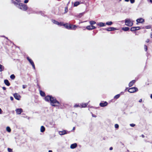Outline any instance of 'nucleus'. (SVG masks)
<instances>
[{
    "label": "nucleus",
    "instance_id": "7c9ffc66",
    "mask_svg": "<svg viewBox=\"0 0 152 152\" xmlns=\"http://www.w3.org/2000/svg\"><path fill=\"white\" fill-rule=\"evenodd\" d=\"M120 96V94H117V95H115L114 96V98L116 99H118V98H119Z\"/></svg>",
    "mask_w": 152,
    "mask_h": 152
},
{
    "label": "nucleus",
    "instance_id": "c756f323",
    "mask_svg": "<svg viewBox=\"0 0 152 152\" xmlns=\"http://www.w3.org/2000/svg\"><path fill=\"white\" fill-rule=\"evenodd\" d=\"M6 130L8 132H10L11 131V129L9 127L7 126L6 128Z\"/></svg>",
    "mask_w": 152,
    "mask_h": 152
},
{
    "label": "nucleus",
    "instance_id": "0eeeda50",
    "mask_svg": "<svg viewBox=\"0 0 152 152\" xmlns=\"http://www.w3.org/2000/svg\"><path fill=\"white\" fill-rule=\"evenodd\" d=\"M13 96L16 99L18 100H20V96L17 93L14 94Z\"/></svg>",
    "mask_w": 152,
    "mask_h": 152
},
{
    "label": "nucleus",
    "instance_id": "aec40b11",
    "mask_svg": "<svg viewBox=\"0 0 152 152\" xmlns=\"http://www.w3.org/2000/svg\"><path fill=\"white\" fill-rule=\"evenodd\" d=\"M63 25L66 28L69 29L70 24L69 25L68 24H63Z\"/></svg>",
    "mask_w": 152,
    "mask_h": 152
},
{
    "label": "nucleus",
    "instance_id": "7ed1b4c3",
    "mask_svg": "<svg viewBox=\"0 0 152 152\" xmlns=\"http://www.w3.org/2000/svg\"><path fill=\"white\" fill-rule=\"evenodd\" d=\"M19 6L20 9L24 11H26L28 9V7L26 5L22 3H19Z\"/></svg>",
    "mask_w": 152,
    "mask_h": 152
},
{
    "label": "nucleus",
    "instance_id": "3c124183",
    "mask_svg": "<svg viewBox=\"0 0 152 152\" xmlns=\"http://www.w3.org/2000/svg\"><path fill=\"white\" fill-rule=\"evenodd\" d=\"M141 136L142 137L144 138L145 137V136L144 135L142 134L141 135Z\"/></svg>",
    "mask_w": 152,
    "mask_h": 152
},
{
    "label": "nucleus",
    "instance_id": "393cba45",
    "mask_svg": "<svg viewBox=\"0 0 152 152\" xmlns=\"http://www.w3.org/2000/svg\"><path fill=\"white\" fill-rule=\"evenodd\" d=\"M130 30L132 31H136V29H135V27H132L131 28Z\"/></svg>",
    "mask_w": 152,
    "mask_h": 152
},
{
    "label": "nucleus",
    "instance_id": "a211bd4d",
    "mask_svg": "<svg viewBox=\"0 0 152 152\" xmlns=\"http://www.w3.org/2000/svg\"><path fill=\"white\" fill-rule=\"evenodd\" d=\"M97 25L100 27H103L105 26V23L102 22L98 23L97 24Z\"/></svg>",
    "mask_w": 152,
    "mask_h": 152
},
{
    "label": "nucleus",
    "instance_id": "b1692460",
    "mask_svg": "<svg viewBox=\"0 0 152 152\" xmlns=\"http://www.w3.org/2000/svg\"><path fill=\"white\" fill-rule=\"evenodd\" d=\"M88 104V103H82L81 104V105L82 107H86Z\"/></svg>",
    "mask_w": 152,
    "mask_h": 152
},
{
    "label": "nucleus",
    "instance_id": "79ce46f5",
    "mask_svg": "<svg viewBox=\"0 0 152 152\" xmlns=\"http://www.w3.org/2000/svg\"><path fill=\"white\" fill-rule=\"evenodd\" d=\"M26 87H27V85H23V89H24V88H26Z\"/></svg>",
    "mask_w": 152,
    "mask_h": 152
},
{
    "label": "nucleus",
    "instance_id": "1a4fd4ad",
    "mask_svg": "<svg viewBox=\"0 0 152 152\" xmlns=\"http://www.w3.org/2000/svg\"><path fill=\"white\" fill-rule=\"evenodd\" d=\"M104 29L108 31H110L116 30V28L114 27H109L108 28H105Z\"/></svg>",
    "mask_w": 152,
    "mask_h": 152
},
{
    "label": "nucleus",
    "instance_id": "de8ad7c7",
    "mask_svg": "<svg viewBox=\"0 0 152 152\" xmlns=\"http://www.w3.org/2000/svg\"><path fill=\"white\" fill-rule=\"evenodd\" d=\"M2 89L4 90H6V87H2Z\"/></svg>",
    "mask_w": 152,
    "mask_h": 152
},
{
    "label": "nucleus",
    "instance_id": "6e6d98bb",
    "mask_svg": "<svg viewBox=\"0 0 152 152\" xmlns=\"http://www.w3.org/2000/svg\"><path fill=\"white\" fill-rule=\"evenodd\" d=\"M125 1H126V2H128V1H129V0H125Z\"/></svg>",
    "mask_w": 152,
    "mask_h": 152
},
{
    "label": "nucleus",
    "instance_id": "864d4df0",
    "mask_svg": "<svg viewBox=\"0 0 152 152\" xmlns=\"http://www.w3.org/2000/svg\"><path fill=\"white\" fill-rule=\"evenodd\" d=\"M150 97L151 99H152V94L151 95Z\"/></svg>",
    "mask_w": 152,
    "mask_h": 152
},
{
    "label": "nucleus",
    "instance_id": "5701e85b",
    "mask_svg": "<svg viewBox=\"0 0 152 152\" xmlns=\"http://www.w3.org/2000/svg\"><path fill=\"white\" fill-rule=\"evenodd\" d=\"M4 69V67L3 65L0 64V72H2Z\"/></svg>",
    "mask_w": 152,
    "mask_h": 152
},
{
    "label": "nucleus",
    "instance_id": "bf43d9fd",
    "mask_svg": "<svg viewBox=\"0 0 152 152\" xmlns=\"http://www.w3.org/2000/svg\"><path fill=\"white\" fill-rule=\"evenodd\" d=\"M150 2L152 3V0H150Z\"/></svg>",
    "mask_w": 152,
    "mask_h": 152
},
{
    "label": "nucleus",
    "instance_id": "ddd939ff",
    "mask_svg": "<svg viewBox=\"0 0 152 152\" xmlns=\"http://www.w3.org/2000/svg\"><path fill=\"white\" fill-rule=\"evenodd\" d=\"M107 103L106 102H105L103 103H100L99 105L102 107H104L107 106Z\"/></svg>",
    "mask_w": 152,
    "mask_h": 152
},
{
    "label": "nucleus",
    "instance_id": "4c0bfd02",
    "mask_svg": "<svg viewBox=\"0 0 152 152\" xmlns=\"http://www.w3.org/2000/svg\"><path fill=\"white\" fill-rule=\"evenodd\" d=\"M91 29H94L96 28V27L95 26L92 25H91Z\"/></svg>",
    "mask_w": 152,
    "mask_h": 152
},
{
    "label": "nucleus",
    "instance_id": "f257e3e1",
    "mask_svg": "<svg viewBox=\"0 0 152 152\" xmlns=\"http://www.w3.org/2000/svg\"><path fill=\"white\" fill-rule=\"evenodd\" d=\"M45 100L47 102H50L51 105L53 106H58L60 104L59 102L56 99L51 96H47L45 97Z\"/></svg>",
    "mask_w": 152,
    "mask_h": 152
},
{
    "label": "nucleus",
    "instance_id": "e2e57ef3",
    "mask_svg": "<svg viewBox=\"0 0 152 152\" xmlns=\"http://www.w3.org/2000/svg\"><path fill=\"white\" fill-rule=\"evenodd\" d=\"M120 1H121V0H119Z\"/></svg>",
    "mask_w": 152,
    "mask_h": 152
},
{
    "label": "nucleus",
    "instance_id": "6ab92c4d",
    "mask_svg": "<svg viewBox=\"0 0 152 152\" xmlns=\"http://www.w3.org/2000/svg\"><path fill=\"white\" fill-rule=\"evenodd\" d=\"M122 29L124 31H127L129 30V28L128 27H124L122 28Z\"/></svg>",
    "mask_w": 152,
    "mask_h": 152
},
{
    "label": "nucleus",
    "instance_id": "8fccbe9b",
    "mask_svg": "<svg viewBox=\"0 0 152 152\" xmlns=\"http://www.w3.org/2000/svg\"><path fill=\"white\" fill-rule=\"evenodd\" d=\"M16 1H17L18 2H21L20 0H15Z\"/></svg>",
    "mask_w": 152,
    "mask_h": 152
},
{
    "label": "nucleus",
    "instance_id": "603ef678",
    "mask_svg": "<svg viewBox=\"0 0 152 152\" xmlns=\"http://www.w3.org/2000/svg\"><path fill=\"white\" fill-rule=\"evenodd\" d=\"M113 148L112 147H111L110 148V150H113Z\"/></svg>",
    "mask_w": 152,
    "mask_h": 152
},
{
    "label": "nucleus",
    "instance_id": "13d9d810",
    "mask_svg": "<svg viewBox=\"0 0 152 152\" xmlns=\"http://www.w3.org/2000/svg\"><path fill=\"white\" fill-rule=\"evenodd\" d=\"M48 152H53L51 150H49Z\"/></svg>",
    "mask_w": 152,
    "mask_h": 152
},
{
    "label": "nucleus",
    "instance_id": "49530a36",
    "mask_svg": "<svg viewBox=\"0 0 152 152\" xmlns=\"http://www.w3.org/2000/svg\"><path fill=\"white\" fill-rule=\"evenodd\" d=\"M10 99L12 101L13 100V98L12 96H11L10 97Z\"/></svg>",
    "mask_w": 152,
    "mask_h": 152
},
{
    "label": "nucleus",
    "instance_id": "f8f14e48",
    "mask_svg": "<svg viewBox=\"0 0 152 152\" xmlns=\"http://www.w3.org/2000/svg\"><path fill=\"white\" fill-rule=\"evenodd\" d=\"M136 21L137 22V23H142L144 21V20L142 18H140L137 19L136 20Z\"/></svg>",
    "mask_w": 152,
    "mask_h": 152
},
{
    "label": "nucleus",
    "instance_id": "a18cd8bd",
    "mask_svg": "<svg viewBox=\"0 0 152 152\" xmlns=\"http://www.w3.org/2000/svg\"><path fill=\"white\" fill-rule=\"evenodd\" d=\"M149 42V39H147L146 40V42Z\"/></svg>",
    "mask_w": 152,
    "mask_h": 152
},
{
    "label": "nucleus",
    "instance_id": "58836bf2",
    "mask_svg": "<svg viewBox=\"0 0 152 152\" xmlns=\"http://www.w3.org/2000/svg\"><path fill=\"white\" fill-rule=\"evenodd\" d=\"M130 1L132 4H133L135 0H130Z\"/></svg>",
    "mask_w": 152,
    "mask_h": 152
},
{
    "label": "nucleus",
    "instance_id": "680f3d73",
    "mask_svg": "<svg viewBox=\"0 0 152 152\" xmlns=\"http://www.w3.org/2000/svg\"><path fill=\"white\" fill-rule=\"evenodd\" d=\"M92 116L94 117V115H92Z\"/></svg>",
    "mask_w": 152,
    "mask_h": 152
},
{
    "label": "nucleus",
    "instance_id": "9b49d317",
    "mask_svg": "<svg viewBox=\"0 0 152 152\" xmlns=\"http://www.w3.org/2000/svg\"><path fill=\"white\" fill-rule=\"evenodd\" d=\"M15 111H16L17 114L19 115L23 112V110L21 108L17 109L15 110Z\"/></svg>",
    "mask_w": 152,
    "mask_h": 152
},
{
    "label": "nucleus",
    "instance_id": "473e14b6",
    "mask_svg": "<svg viewBox=\"0 0 152 152\" xmlns=\"http://www.w3.org/2000/svg\"><path fill=\"white\" fill-rule=\"evenodd\" d=\"M7 150L9 152H12V149L10 148H8Z\"/></svg>",
    "mask_w": 152,
    "mask_h": 152
},
{
    "label": "nucleus",
    "instance_id": "2eb2a0df",
    "mask_svg": "<svg viewBox=\"0 0 152 152\" xmlns=\"http://www.w3.org/2000/svg\"><path fill=\"white\" fill-rule=\"evenodd\" d=\"M135 82V80H133L131 81L129 84V87L132 86L134 84Z\"/></svg>",
    "mask_w": 152,
    "mask_h": 152
},
{
    "label": "nucleus",
    "instance_id": "cd10ccee",
    "mask_svg": "<svg viewBox=\"0 0 152 152\" xmlns=\"http://www.w3.org/2000/svg\"><path fill=\"white\" fill-rule=\"evenodd\" d=\"M12 2L13 3L15 6H17L18 5H19V4H18V2H16L13 0H12Z\"/></svg>",
    "mask_w": 152,
    "mask_h": 152
},
{
    "label": "nucleus",
    "instance_id": "9d476101",
    "mask_svg": "<svg viewBox=\"0 0 152 152\" xmlns=\"http://www.w3.org/2000/svg\"><path fill=\"white\" fill-rule=\"evenodd\" d=\"M77 26L75 25L70 24L69 29L75 30Z\"/></svg>",
    "mask_w": 152,
    "mask_h": 152
},
{
    "label": "nucleus",
    "instance_id": "09e8293b",
    "mask_svg": "<svg viewBox=\"0 0 152 152\" xmlns=\"http://www.w3.org/2000/svg\"><path fill=\"white\" fill-rule=\"evenodd\" d=\"M142 99H140V100H139V102H142Z\"/></svg>",
    "mask_w": 152,
    "mask_h": 152
},
{
    "label": "nucleus",
    "instance_id": "4d7b16f0",
    "mask_svg": "<svg viewBox=\"0 0 152 152\" xmlns=\"http://www.w3.org/2000/svg\"><path fill=\"white\" fill-rule=\"evenodd\" d=\"M1 108H0V114L1 113Z\"/></svg>",
    "mask_w": 152,
    "mask_h": 152
},
{
    "label": "nucleus",
    "instance_id": "bb28decb",
    "mask_svg": "<svg viewBox=\"0 0 152 152\" xmlns=\"http://www.w3.org/2000/svg\"><path fill=\"white\" fill-rule=\"evenodd\" d=\"M15 75L13 74H12L10 76V78L12 80H14L15 78Z\"/></svg>",
    "mask_w": 152,
    "mask_h": 152
},
{
    "label": "nucleus",
    "instance_id": "ea45409f",
    "mask_svg": "<svg viewBox=\"0 0 152 152\" xmlns=\"http://www.w3.org/2000/svg\"><path fill=\"white\" fill-rule=\"evenodd\" d=\"M67 11H68L67 7H66L65 9V13L67 12Z\"/></svg>",
    "mask_w": 152,
    "mask_h": 152
},
{
    "label": "nucleus",
    "instance_id": "a19ab883",
    "mask_svg": "<svg viewBox=\"0 0 152 152\" xmlns=\"http://www.w3.org/2000/svg\"><path fill=\"white\" fill-rule=\"evenodd\" d=\"M130 125L132 127H134L135 126V124H130Z\"/></svg>",
    "mask_w": 152,
    "mask_h": 152
},
{
    "label": "nucleus",
    "instance_id": "e433bc0d",
    "mask_svg": "<svg viewBox=\"0 0 152 152\" xmlns=\"http://www.w3.org/2000/svg\"><path fill=\"white\" fill-rule=\"evenodd\" d=\"M83 14H84L83 13H80L79 14V18L81 17L83 15Z\"/></svg>",
    "mask_w": 152,
    "mask_h": 152
},
{
    "label": "nucleus",
    "instance_id": "f03ea898",
    "mask_svg": "<svg viewBox=\"0 0 152 152\" xmlns=\"http://www.w3.org/2000/svg\"><path fill=\"white\" fill-rule=\"evenodd\" d=\"M125 25L129 26H131L133 25V21L130 19H126L125 20Z\"/></svg>",
    "mask_w": 152,
    "mask_h": 152
},
{
    "label": "nucleus",
    "instance_id": "4be33fe9",
    "mask_svg": "<svg viewBox=\"0 0 152 152\" xmlns=\"http://www.w3.org/2000/svg\"><path fill=\"white\" fill-rule=\"evenodd\" d=\"M45 128L43 126H42L40 128V131L41 132H43L45 131Z\"/></svg>",
    "mask_w": 152,
    "mask_h": 152
},
{
    "label": "nucleus",
    "instance_id": "052dcab7",
    "mask_svg": "<svg viewBox=\"0 0 152 152\" xmlns=\"http://www.w3.org/2000/svg\"><path fill=\"white\" fill-rule=\"evenodd\" d=\"M92 116L94 117V115H92Z\"/></svg>",
    "mask_w": 152,
    "mask_h": 152
},
{
    "label": "nucleus",
    "instance_id": "423d86ee",
    "mask_svg": "<svg viewBox=\"0 0 152 152\" xmlns=\"http://www.w3.org/2000/svg\"><path fill=\"white\" fill-rule=\"evenodd\" d=\"M52 22L55 24L59 25L60 26H62L63 25V23H59L58 21H56L55 20H52Z\"/></svg>",
    "mask_w": 152,
    "mask_h": 152
},
{
    "label": "nucleus",
    "instance_id": "c85d7f7f",
    "mask_svg": "<svg viewBox=\"0 0 152 152\" xmlns=\"http://www.w3.org/2000/svg\"><path fill=\"white\" fill-rule=\"evenodd\" d=\"M96 22L94 21H91L90 22V23L91 25H92L93 24H94L96 23Z\"/></svg>",
    "mask_w": 152,
    "mask_h": 152
},
{
    "label": "nucleus",
    "instance_id": "39448f33",
    "mask_svg": "<svg viewBox=\"0 0 152 152\" xmlns=\"http://www.w3.org/2000/svg\"><path fill=\"white\" fill-rule=\"evenodd\" d=\"M27 59L28 60V61H29V62L32 65L33 68L34 69H35V65H34V63L33 61L31 59H30L29 58V57H28L27 58Z\"/></svg>",
    "mask_w": 152,
    "mask_h": 152
},
{
    "label": "nucleus",
    "instance_id": "5fc2aeb1",
    "mask_svg": "<svg viewBox=\"0 0 152 152\" xmlns=\"http://www.w3.org/2000/svg\"><path fill=\"white\" fill-rule=\"evenodd\" d=\"M75 129V127H74L73 128V129H72V130H74Z\"/></svg>",
    "mask_w": 152,
    "mask_h": 152
},
{
    "label": "nucleus",
    "instance_id": "37998d69",
    "mask_svg": "<svg viewBox=\"0 0 152 152\" xmlns=\"http://www.w3.org/2000/svg\"><path fill=\"white\" fill-rule=\"evenodd\" d=\"M79 106H80L78 104H75L74 106V107H79Z\"/></svg>",
    "mask_w": 152,
    "mask_h": 152
},
{
    "label": "nucleus",
    "instance_id": "f704fd0d",
    "mask_svg": "<svg viewBox=\"0 0 152 152\" xmlns=\"http://www.w3.org/2000/svg\"><path fill=\"white\" fill-rule=\"evenodd\" d=\"M144 49H145V51H146L148 49V48H147V46L146 45H145L144 46Z\"/></svg>",
    "mask_w": 152,
    "mask_h": 152
},
{
    "label": "nucleus",
    "instance_id": "412c9836",
    "mask_svg": "<svg viewBox=\"0 0 152 152\" xmlns=\"http://www.w3.org/2000/svg\"><path fill=\"white\" fill-rule=\"evenodd\" d=\"M40 94L42 96H45V93L41 90L40 91Z\"/></svg>",
    "mask_w": 152,
    "mask_h": 152
},
{
    "label": "nucleus",
    "instance_id": "2f4dec72",
    "mask_svg": "<svg viewBox=\"0 0 152 152\" xmlns=\"http://www.w3.org/2000/svg\"><path fill=\"white\" fill-rule=\"evenodd\" d=\"M86 28L88 30H92L91 26H88L86 27Z\"/></svg>",
    "mask_w": 152,
    "mask_h": 152
},
{
    "label": "nucleus",
    "instance_id": "4468645a",
    "mask_svg": "<svg viewBox=\"0 0 152 152\" xmlns=\"http://www.w3.org/2000/svg\"><path fill=\"white\" fill-rule=\"evenodd\" d=\"M77 146V144L76 143H75L71 145L70 148L72 149H74Z\"/></svg>",
    "mask_w": 152,
    "mask_h": 152
},
{
    "label": "nucleus",
    "instance_id": "c9c22d12",
    "mask_svg": "<svg viewBox=\"0 0 152 152\" xmlns=\"http://www.w3.org/2000/svg\"><path fill=\"white\" fill-rule=\"evenodd\" d=\"M135 27V29H136V31L139 30L140 29V27L137 26V27Z\"/></svg>",
    "mask_w": 152,
    "mask_h": 152
},
{
    "label": "nucleus",
    "instance_id": "c03bdc74",
    "mask_svg": "<svg viewBox=\"0 0 152 152\" xmlns=\"http://www.w3.org/2000/svg\"><path fill=\"white\" fill-rule=\"evenodd\" d=\"M28 1V0H25L24 1V3H27Z\"/></svg>",
    "mask_w": 152,
    "mask_h": 152
},
{
    "label": "nucleus",
    "instance_id": "20e7f679",
    "mask_svg": "<svg viewBox=\"0 0 152 152\" xmlns=\"http://www.w3.org/2000/svg\"><path fill=\"white\" fill-rule=\"evenodd\" d=\"M138 91V89L136 87L131 88L128 90V91L131 93H133Z\"/></svg>",
    "mask_w": 152,
    "mask_h": 152
},
{
    "label": "nucleus",
    "instance_id": "a878e982",
    "mask_svg": "<svg viewBox=\"0 0 152 152\" xmlns=\"http://www.w3.org/2000/svg\"><path fill=\"white\" fill-rule=\"evenodd\" d=\"M113 24V22L112 21L107 22L106 24L109 26Z\"/></svg>",
    "mask_w": 152,
    "mask_h": 152
},
{
    "label": "nucleus",
    "instance_id": "f3484780",
    "mask_svg": "<svg viewBox=\"0 0 152 152\" xmlns=\"http://www.w3.org/2000/svg\"><path fill=\"white\" fill-rule=\"evenodd\" d=\"M4 83L7 86H9L10 85V83L7 80H4Z\"/></svg>",
    "mask_w": 152,
    "mask_h": 152
},
{
    "label": "nucleus",
    "instance_id": "6e6552de",
    "mask_svg": "<svg viewBox=\"0 0 152 152\" xmlns=\"http://www.w3.org/2000/svg\"><path fill=\"white\" fill-rule=\"evenodd\" d=\"M68 132V131L66 130H64L62 131H59V134L61 135H63L69 133V132Z\"/></svg>",
    "mask_w": 152,
    "mask_h": 152
},
{
    "label": "nucleus",
    "instance_id": "72a5a7b5",
    "mask_svg": "<svg viewBox=\"0 0 152 152\" xmlns=\"http://www.w3.org/2000/svg\"><path fill=\"white\" fill-rule=\"evenodd\" d=\"M115 127L116 129H118L119 127V125L117 124H116L115 125Z\"/></svg>",
    "mask_w": 152,
    "mask_h": 152
},
{
    "label": "nucleus",
    "instance_id": "dca6fc26",
    "mask_svg": "<svg viewBox=\"0 0 152 152\" xmlns=\"http://www.w3.org/2000/svg\"><path fill=\"white\" fill-rule=\"evenodd\" d=\"M83 3V2H81V1H76L75 3L74 6L75 7H76L78 5L80 4Z\"/></svg>",
    "mask_w": 152,
    "mask_h": 152
}]
</instances>
